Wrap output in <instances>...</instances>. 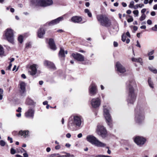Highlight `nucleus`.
Listing matches in <instances>:
<instances>
[{
	"mask_svg": "<svg viewBox=\"0 0 157 157\" xmlns=\"http://www.w3.org/2000/svg\"><path fill=\"white\" fill-rule=\"evenodd\" d=\"M59 57H64L65 56L64 50L61 48H60V49L59 53Z\"/></svg>",
	"mask_w": 157,
	"mask_h": 157,
	"instance_id": "nucleus-23",
	"label": "nucleus"
},
{
	"mask_svg": "<svg viewBox=\"0 0 157 157\" xmlns=\"http://www.w3.org/2000/svg\"><path fill=\"white\" fill-rule=\"evenodd\" d=\"M12 64L11 63H10L9 64V66H8V67H7V69L8 70H10L11 68L12 67Z\"/></svg>",
	"mask_w": 157,
	"mask_h": 157,
	"instance_id": "nucleus-43",
	"label": "nucleus"
},
{
	"mask_svg": "<svg viewBox=\"0 0 157 157\" xmlns=\"http://www.w3.org/2000/svg\"><path fill=\"white\" fill-rule=\"evenodd\" d=\"M31 46V44L30 43H27L26 44V48H29Z\"/></svg>",
	"mask_w": 157,
	"mask_h": 157,
	"instance_id": "nucleus-49",
	"label": "nucleus"
},
{
	"mask_svg": "<svg viewBox=\"0 0 157 157\" xmlns=\"http://www.w3.org/2000/svg\"><path fill=\"white\" fill-rule=\"evenodd\" d=\"M37 65L34 64L30 66V70L29 71V73L32 75H35L37 71Z\"/></svg>",
	"mask_w": 157,
	"mask_h": 157,
	"instance_id": "nucleus-15",
	"label": "nucleus"
},
{
	"mask_svg": "<svg viewBox=\"0 0 157 157\" xmlns=\"http://www.w3.org/2000/svg\"><path fill=\"white\" fill-rule=\"evenodd\" d=\"M20 151H21V153H23L24 152H26V151L25 149H24L23 148H21Z\"/></svg>",
	"mask_w": 157,
	"mask_h": 157,
	"instance_id": "nucleus-50",
	"label": "nucleus"
},
{
	"mask_svg": "<svg viewBox=\"0 0 157 157\" xmlns=\"http://www.w3.org/2000/svg\"><path fill=\"white\" fill-rule=\"evenodd\" d=\"M147 23L148 25H151L152 24L151 21L150 20H148L147 21Z\"/></svg>",
	"mask_w": 157,
	"mask_h": 157,
	"instance_id": "nucleus-48",
	"label": "nucleus"
},
{
	"mask_svg": "<svg viewBox=\"0 0 157 157\" xmlns=\"http://www.w3.org/2000/svg\"><path fill=\"white\" fill-rule=\"evenodd\" d=\"M51 62L48 60H45L44 62V65L46 67H48V68H49L50 66V63Z\"/></svg>",
	"mask_w": 157,
	"mask_h": 157,
	"instance_id": "nucleus-27",
	"label": "nucleus"
},
{
	"mask_svg": "<svg viewBox=\"0 0 157 157\" xmlns=\"http://www.w3.org/2000/svg\"><path fill=\"white\" fill-rule=\"evenodd\" d=\"M151 14L152 16H154L155 14V12L154 11H152L151 12Z\"/></svg>",
	"mask_w": 157,
	"mask_h": 157,
	"instance_id": "nucleus-61",
	"label": "nucleus"
},
{
	"mask_svg": "<svg viewBox=\"0 0 157 157\" xmlns=\"http://www.w3.org/2000/svg\"><path fill=\"white\" fill-rule=\"evenodd\" d=\"M82 123V120L81 118L78 116L71 117L69 119L68 124V127L70 126L76 125L78 127H80Z\"/></svg>",
	"mask_w": 157,
	"mask_h": 157,
	"instance_id": "nucleus-6",
	"label": "nucleus"
},
{
	"mask_svg": "<svg viewBox=\"0 0 157 157\" xmlns=\"http://www.w3.org/2000/svg\"><path fill=\"white\" fill-rule=\"evenodd\" d=\"M24 157H28V155L26 153V152H25L23 154Z\"/></svg>",
	"mask_w": 157,
	"mask_h": 157,
	"instance_id": "nucleus-56",
	"label": "nucleus"
},
{
	"mask_svg": "<svg viewBox=\"0 0 157 157\" xmlns=\"http://www.w3.org/2000/svg\"><path fill=\"white\" fill-rule=\"evenodd\" d=\"M16 152V151L13 148H12L10 150V153L11 154L13 155Z\"/></svg>",
	"mask_w": 157,
	"mask_h": 157,
	"instance_id": "nucleus-39",
	"label": "nucleus"
},
{
	"mask_svg": "<svg viewBox=\"0 0 157 157\" xmlns=\"http://www.w3.org/2000/svg\"><path fill=\"white\" fill-rule=\"evenodd\" d=\"M133 21V18L132 17H131V18L128 19L127 20V21L128 22H130Z\"/></svg>",
	"mask_w": 157,
	"mask_h": 157,
	"instance_id": "nucleus-44",
	"label": "nucleus"
},
{
	"mask_svg": "<svg viewBox=\"0 0 157 157\" xmlns=\"http://www.w3.org/2000/svg\"><path fill=\"white\" fill-rule=\"evenodd\" d=\"M116 67L117 68V70L121 73H123L126 71V69L119 62H117L116 64Z\"/></svg>",
	"mask_w": 157,
	"mask_h": 157,
	"instance_id": "nucleus-17",
	"label": "nucleus"
},
{
	"mask_svg": "<svg viewBox=\"0 0 157 157\" xmlns=\"http://www.w3.org/2000/svg\"><path fill=\"white\" fill-rule=\"evenodd\" d=\"M153 9L154 10L157 9V4H155L154 6Z\"/></svg>",
	"mask_w": 157,
	"mask_h": 157,
	"instance_id": "nucleus-64",
	"label": "nucleus"
},
{
	"mask_svg": "<svg viewBox=\"0 0 157 157\" xmlns=\"http://www.w3.org/2000/svg\"><path fill=\"white\" fill-rule=\"evenodd\" d=\"M51 62L48 60H45L44 62V65L46 67H48V68H49L50 66V63Z\"/></svg>",
	"mask_w": 157,
	"mask_h": 157,
	"instance_id": "nucleus-26",
	"label": "nucleus"
},
{
	"mask_svg": "<svg viewBox=\"0 0 157 157\" xmlns=\"http://www.w3.org/2000/svg\"><path fill=\"white\" fill-rule=\"evenodd\" d=\"M20 92L21 93H23L25 92V83L24 82H21L20 84Z\"/></svg>",
	"mask_w": 157,
	"mask_h": 157,
	"instance_id": "nucleus-21",
	"label": "nucleus"
},
{
	"mask_svg": "<svg viewBox=\"0 0 157 157\" xmlns=\"http://www.w3.org/2000/svg\"><path fill=\"white\" fill-rule=\"evenodd\" d=\"M134 83L133 81H128L126 83V88L128 92V97L127 99L128 104H133L136 99V95L132 86Z\"/></svg>",
	"mask_w": 157,
	"mask_h": 157,
	"instance_id": "nucleus-1",
	"label": "nucleus"
},
{
	"mask_svg": "<svg viewBox=\"0 0 157 157\" xmlns=\"http://www.w3.org/2000/svg\"><path fill=\"white\" fill-rule=\"evenodd\" d=\"M34 110L32 109H29L25 113V117L28 118H33Z\"/></svg>",
	"mask_w": 157,
	"mask_h": 157,
	"instance_id": "nucleus-16",
	"label": "nucleus"
},
{
	"mask_svg": "<svg viewBox=\"0 0 157 157\" xmlns=\"http://www.w3.org/2000/svg\"><path fill=\"white\" fill-rule=\"evenodd\" d=\"M21 77L23 78H26V76L24 74H22L21 75Z\"/></svg>",
	"mask_w": 157,
	"mask_h": 157,
	"instance_id": "nucleus-63",
	"label": "nucleus"
},
{
	"mask_svg": "<svg viewBox=\"0 0 157 157\" xmlns=\"http://www.w3.org/2000/svg\"><path fill=\"white\" fill-rule=\"evenodd\" d=\"M18 40L20 43H22L23 40L22 36H19L18 37Z\"/></svg>",
	"mask_w": 157,
	"mask_h": 157,
	"instance_id": "nucleus-36",
	"label": "nucleus"
},
{
	"mask_svg": "<svg viewBox=\"0 0 157 157\" xmlns=\"http://www.w3.org/2000/svg\"><path fill=\"white\" fill-rule=\"evenodd\" d=\"M78 137V138H81L82 136V134L81 133L79 134L77 136Z\"/></svg>",
	"mask_w": 157,
	"mask_h": 157,
	"instance_id": "nucleus-62",
	"label": "nucleus"
},
{
	"mask_svg": "<svg viewBox=\"0 0 157 157\" xmlns=\"http://www.w3.org/2000/svg\"><path fill=\"white\" fill-rule=\"evenodd\" d=\"M45 34V31L43 28H40L38 31V36L40 38H42Z\"/></svg>",
	"mask_w": 157,
	"mask_h": 157,
	"instance_id": "nucleus-20",
	"label": "nucleus"
},
{
	"mask_svg": "<svg viewBox=\"0 0 157 157\" xmlns=\"http://www.w3.org/2000/svg\"><path fill=\"white\" fill-rule=\"evenodd\" d=\"M136 46L139 48H140L141 47V46L138 41V40L137 41H136Z\"/></svg>",
	"mask_w": 157,
	"mask_h": 157,
	"instance_id": "nucleus-51",
	"label": "nucleus"
},
{
	"mask_svg": "<svg viewBox=\"0 0 157 157\" xmlns=\"http://www.w3.org/2000/svg\"><path fill=\"white\" fill-rule=\"evenodd\" d=\"M126 36L124 34L122 36L121 40L123 42H124L126 40Z\"/></svg>",
	"mask_w": 157,
	"mask_h": 157,
	"instance_id": "nucleus-40",
	"label": "nucleus"
},
{
	"mask_svg": "<svg viewBox=\"0 0 157 157\" xmlns=\"http://www.w3.org/2000/svg\"><path fill=\"white\" fill-rule=\"evenodd\" d=\"M72 56L74 58L78 61H83L84 60V57L80 54L76 53H73L72 54Z\"/></svg>",
	"mask_w": 157,
	"mask_h": 157,
	"instance_id": "nucleus-13",
	"label": "nucleus"
},
{
	"mask_svg": "<svg viewBox=\"0 0 157 157\" xmlns=\"http://www.w3.org/2000/svg\"><path fill=\"white\" fill-rule=\"evenodd\" d=\"M5 35L7 40L10 43H13L14 40L13 30L10 29H7L5 31Z\"/></svg>",
	"mask_w": 157,
	"mask_h": 157,
	"instance_id": "nucleus-8",
	"label": "nucleus"
},
{
	"mask_svg": "<svg viewBox=\"0 0 157 157\" xmlns=\"http://www.w3.org/2000/svg\"><path fill=\"white\" fill-rule=\"evenodd\" d=\"M146 11V9H145V8L141 10V13L142 14H144V13Z\"/></svg>",
	"mask_w": 157,
	"mask_h": 157,
	"instance_id": "nucleus-47",
	"label": "nucleus"
},
{
	"mask_svg": "<svg viewBox=\"0 0 157 157\" xmlns=\"http://www.w3.org/2000/svg\"><path fill=\"white\" fill-rule=\"evenodd\" d=\"M146 17V15L145 14H142L141 16L140 17L139 19L140 21H142L144 20Z\"/></svg>",
	"mask_w": 157,
	"mask_h": 157,
	"instance_id": "nucleus-32",
	"label": "nucleus"
},
{
	"mask_svg": "<svg viewBox=\"0 0 157 157\" xmlns=\"http://www.w3.org/2000/svg\"><path fill=\"white\" fill-rule=\"evenodd\" d=\"M62 153L66 154V157H75L74 155H71L69 153H67L64 151L62 152Z\"/></svg>",
	"mask_w": 157,
	"mask_h": 157,
	"instance_id": "nucleus-31",
	"label": "nucleus"
},
{
	"mask_svg": "<svg viewBox=\"0 0 157 157\" xmlns=\"http://www.w3.org/2000/svg\"><path fill=\"white\" fill-rule=\"evenodd\" d=\"M122 5L124 7H125L127 6V4L124 2H122Z\"/></svg>",
	"mask_w": 157,
	"mask_h": 157,
	"instance_id": "nucleus-60",
	"label": "nucleus"
},
{
	"mask_svg": "<svg viewBox=\"0 0 157 157\" xmlns=\"http://www.w3.org/2000/svg\"><path fill=\"white\" fill-rule=\"evenodd\" d=\"M4 53V49L0 45V55L3 54Z\"/></svg>",
	"mask_w": 157,
	"mask_h": 157,
	"instance_id": "nucleus-35",
	"label": "nucleus"
},
{
	"mask_svg": "<svg viewBox=\"0 0 157 157\" xmlns=\"http://www.w3.org/2000/svg\"><path fill=\"white\" fill-rule=\"evenodd\" d=\"M49 44L50 46V48L55 50L56 49V47L54 41L52 39H50L49 40Z\"/></svg>",
	"mask_w": 157,
	"mask_h": 157,
	"instance_id": "nucleus-19",
	"label": "nucleus"
},
{
	"mask_svg": "<svg viewBox=\"0 0 157 157\" xmlns=\"http://www.w3.org/2000/svg\"><path fill=\"white\" fill-rule=\"evenodd\" d=\"M139 7V4H136L135 6H134L133 8L134 9H137Z\"/></svg>",
	"mask_w": 157,
	"mask_h": 157,
	"instance_id": "nucleus-59",
	"label": "nucleus"
},
{
	"mask_svg": "<svg viewBox=\"0 0 157 157\" xmlns=\"http://www.w3.org/2000/svg\"><path fill=\"white\" fill-rule=\"evenodd\" d=\"M101 101L98 98H93L91 101L92 106L94 108L98 107L100 105Z\"/></svg>",
	"mask_w": 157,
	"mask_h": 157,
	"instance_id": "nucleus-10",
	"label": "nucleus"
},
{
	"mask_svg": "<svg viewBox=\"0 0 157 157\" xmlns=\"http://www.w3.org/2000/svg\"><path fill=\"white\" fill-rule=\"evenodd\" d=\"M55 149L56 150H58L60 148V146L59 145H58L55 147Z\"/></svg>",
	"mask_w": 157,
	"mask_h": 157,
	"instance_id": "nucleus-53",
	"label": "nucleus"
},
{
	"mask_svg": "<svg viewBox=\"0 0 157 157\" xmlns=\"http://www.w3.org/2000/svg\"><path fill=\"white\" fill-rule=\"evenodd\" d=\"M132 60L133 62L140 63L141 62L142 59L141 58H138V59L133 58H132Z\"/></svg>",
	"mask_w": 157,
	"mask_h": 157,
	"instance_id": "nucleus-25",
	"label": "nucleus"
},
{
	"mask_svg": "<svg viewBox=\"0 0 157 157\" xmlns=\"http://www.w3.org/2000/svg\"><path fill=\"white\" fill-rule=\"evenodd\" d=\"M6 144V142L3 140L0 141V145L2 146H4Z\"/></svg>",
	"mask_w": 157,
	"mask_h": 157,
	"instance_id": "nucleus-38",
	"label": "nucleus"
},
{
	"mask_svg": "<svg viewBox=\"0 0 157 157\" xmlns=\"http://www.w3.org/2000/svg\"><path fill=\"white\" fill-rule=\"evenodd\" d=\"M66 137L68 138H70L71 137V135L70 133H68L66 134Z\"/></svg>",
	"mask_w": 157,
	"mask_h": 157,
	"instance_id": "nucleus-58",
	"label": "nucleus"
},
{
	"mask_svg": "<svg viewBox=\"0 0 157 157\" xmlns=\"http://www.w3.org/2000/svg\"><path fill=\"white\" fill-rule=\"evenodd\" d=\"M149 59L150 60H151L154 59V56H149Z\"/></svg>",
	"mask_w": 157,
	"mask_h": 157,
	"instance_id": "nucleus-52",
	"label": "nucleus"
},
{
	"mask_svg": "<svg viewBox=\"0 0 157 157\" xmlns=\"http://www.w3.org/2000/svg\"><path fill=\"white\" fill-rule=\"evenodd\" d=\"M56 155H59L57 157H66V155H59V154H57Z\"/></svg>",
	"mask_w": 157,
	"mask_h": 157,
	"instance_id": "nucleus-55",
	"label": "nucleus"
},
{
	"mask_svg": "<svg viewBox=\"0 0 157 157\" xmlns=\"http://www.w3.org/2000/svg\"><path fill=\"white\" fill-rule=\"evenodd\" d=\"M148 82L151 88H153L154 87L153 84V82L151 80V79L150 78H149L148 79Z\"/></svg>",
	"mask_w": 157,
	"mask_h": 157,
	"instance_id": "nucleus-29",
	"label": "nucleus"
},
{
	"mask_svg": "<svg viewBox=\"0 0 157 157\" xmlns=\"http://www.w3.org/2000/svg\"><path fill=\"white\" fill-rule=\"evenodd\" d=\"M149 69L150 71L152 72L155 74L157 73V70L153 67H149Z\"/></svg>",
	"mask_w": 157,
	"mask_h": 157,
	"instance_id": "nucleus-30",
	"label": "nucleus"
},
{
	"mask_svg": "<svg viewBox=\"0 0 157 157\" xmlns=\"http://www.w3.org/2000/svg\"><path fill=\"white\" fill-rule=\"evenodd\" d=\"M151 29L154 31H156L157 30V25H155L154 27H153L151 28Z\"/></svg>",
	"mask_w": 157,
	"mask_h": 157,
	"instance_id": "nucleus-41",
	"label": "nucleus"
},
{
	"mask_svg": "<svg viewBox=\"0 0 157 157\" xmlns=\"http://www.w3.org/2000/svg\"><path fill=\"white\" fill-rule=\"evenodd\" d=\"M8 140H10V143H12L13 142L12 138H11L9 136H8Z\"/></svg>",
	"mask_w": 157,
	"mask_h": 157,
	"instance_id": "nucleus-46",
	"label": "nucleus"
},
{
	"mask_svg": "<svg viewBox=\"0 0 157 157\" xmlns=\"http://www.w3.org/2000/svg\"><path fill=\"white\" fill-rule=\"evenodd\" d=\"M104 116L106 120V122L108 125H109L112 119L111 116L109 113V110L106 108H104Z\"/></svg>",
	"mask_w": 157,
	"mask_h": 157,
	"instance_id": "nucleus-9",
	"label": "nucleus"
},
{
	"mask_svg": "<svg viewBox=\"0 0 157 157\" xmlns=\"http://www.w3.org/2000/svg\"><path fill=\"white\" fill-rule=\"evenodd\" d=\"M31 4L35 6L46 7L53 4L52 0H31Z\"/></svg>",
	"mask_w": 157,
	"mask_h": 157,
	"instance_id": "nucleus-2",
	"label": "nucleus"
},
{
	"mask_svg": "<svg viewBox=\"0 0 157 157\" xmlns=\"http://www.w3.org/2000/svg\"><path fill=\"white\" fill-rule=\"evenodd\" d=\"M135 120L136 121L139 123L143 122L145 118L144 112L143 108L137 107L135 109Z\"/></svg>",
	"mask_w": 157,
	"mask_h": 157,
	"instance_id": "nucleus-5",
	"label": "nucleus"
},
{
	"mask_svg": "<svg viewBox=\"0 0 157 157\" xmlns=\"http://www.w3.org/2000/svg\"><path fill=\"white\" fill-rule=\"evenodd\" d=\"M96 133L101 136L103 138L107 136V132L106 128L103 126L98 125L96 130Z\"/></svg>",
	"mask_w": 157,
	"mask_h": 157,
	"instance_id": "nucleus-7",
	"label": "nucleus"
},
{
	"mask_svg": "<svg viewBox=\"0 0 157 157\" xmlns=\"http://www.w3.org/2000/svg\"><path fill=\"white\" fill-rule=\"evenodd\" d=\"M64 16V15H63L52 20L48 23V25H52L59 23L60 21L63 20V17Z\"/></svg>",
	"mask_w": 157,
	"mask_h": 157,
	"instance_id": "nucleus-14",
	"label": "nucleus"
},
{
	"mask_svg": "<svg viewBox=\"0 0 157 157\" xmlns=\"http://www.w3.org/2000/svg\"><path fill=\"white\" fill-rule=\"evenodd\" d=\"M133 29L134 30L136 31L138 29V27L135 26H133Z\"/></svg>",
	"mask_w": 157,
	"mask_h": 157,
	"instance_id": "nucleus-57",
	"label": "nucleus"
},
{
	"mask_svg": "<svg viewBox=\"0 0 157 157\" xmlns=\"http://www.w3.org/2000/svg\"><path fill=\"white\" fill-rule=\"evenodd\" d=\"M134 2L133 1H132L130 3V4L129 5V7L130 8H133L134 6Z\"/></svg>",
	"mask_w": 157,
	"mask_h": 157,
	"instance_id": "nucleus-34",
	"label": "nucleus"
},
{
	"mask_svg": "<svg viewBox=\"0 0 157 157\" xmlns=\"http://www.w3.org/2000/svg\"><path fill=\"white\" fill-rule=\"evenodd\" d=\"M84 12L85 13H87V14L88 16L89 17H92V14L88 9H85L84 10Z\"/></svg>",
	"mask_w": 157,
	"mask_h": 157,
	"instance_id": "nucleus-28",
	"label": "nucleus"
},
{
	"mask_svg": "<svg viewBox=\"0 0 157 157\" xmlns=\"http://www.w3.org/2000/svg\"><path fill=\"white\" fill-rule=\"evenodd\" d=\"M27 103L29 105H35V103L33 100L30 98H28L26 100Z\"/></svg>",
	"mask_w": 157,
	"mask_h": 157,
	"instance_id": "nucleus-24",
	"label": "nucleus"
},
{
	"mask_svg": "<svg viewBox=\"0 0 157 157\" xmlns=\"http://www.w3.org/2000/svg\"><path fill=\"white\" fill-rule=\"evenodd\" d=\"M97 90L96 86L94 84H91L89 88V92L91 96L94 95L96 94Z\"/></svg>",
	"mask_w": 157,
	"mask_h": 157,
	"instance_id": "nucleus-12",
	"label": "nucleus"
},
{
	"mask_svg": "<svg viewBox=\"0 0 157 157\" xmlns=\"http://www.w3.org/2000/svg\"><path fill=\"white\" fill-rule=\"evenodd\" d=\"M29 131L28 130L24 131L20 130L19 131L18 134L19 135L25 138L29 136Z\"/></svg>",
	"mask_w": 157,
	"mask_h": 157,
	"instance_id": "nucleus-18",
	"label": "nucleus"
},
{
	"mask_svg": "<svg viewBox=\"0 0 157 157\" xmlns=\"http://www.w3.org/2000/svg\"><path fill=\"white\" fill-rule=\"evenodd\" d=\"M86 139L89 142L98 147H104L106 146L105 144L101 142L92 135L87 136Z\"/></svg>",
	"mask_w": 157,
	"mask_h": 157,
	"instance_id": "nucleus-3",
	"label": "nucleus"
},
{
	"mask_svg": "<svg viewBox=\"0 0 157 157\" xmlns=\"http://www.w3.org/2000/svg\"><path fill=\"white\" fill-rule=\"evenodd\" d=\"M154 50H152L151 52H149L147 54L148 56H151V55H152L154 53Z\"/></svg>",
	"mask_w": 157,
	"mask_h": 157,
	"instance_id": "nucleus-42",
	"label": "nucleus"
},
{
	"mask_svg": "<svg viewBox=\"0 0 157 157\" xmlns=\"http://www.w3.org/2000/svg\"><path fill=\"white\" fill-rule=\"evenodd\" d=\"M21 107H19L16 110L17 112L20 113L21 112Z\"/></svg>",
	"mask_w": 157,
	"mask_h": 157,
	"instance_id": "nucleus-54",
	"label": "nucleus"
},
{
	"mask_svg": "<svg viewBox=\"0 0 157 157\" xmlns=\"http://www.w3.org/2000/svg\"><path fill=\"white\" fill-rule=\"evenodd\" d=\"M97 19L101 25L103 26L108 27L111 25L110 20L105 15L101 14L97 15Z\"/></svg>",
	"mask_w": 157,
	"mask_h": 157,
	"instance_id": "nucleus-4",
	"label": "nucleus"
},
{
	"mask_svg": "<svg viewBox=\"0 0 157 157\" xmlns=\"http://www.w3.org/2000/svg\"><path fill=\"white\" fill-rule=\"evenodd\" d=\"M71 20L74 23H79L82 21V18L80 17L76 16L72 17Z\"/></svg>",
	"mask_w": 157,
	"mask_h": 157,
	"instance_id": "nucleus-22",
	"label": "nucleus"
},
{
	"mask_svg": "<svg viewBox=\"0 0 157 157\" xmlns=\"http://www.w3.org/2000/svg\"><path fill=\"white\" fill-rule=\"evenodd\" d=\"M49 68L55 70L56 69V67L53 63L51 62L50 63V66Z\"/></svg>",
	"mask_w": 157,
	"mask_h": 157,
	"instance_id": "nucleus-33",
	"label": "nucleus"
},
{
	"mask_svg": "<svg viewBox=\"0 0 157 157\" xmlns=\"http://www.w3.org/2000/svg\"><path fill=\"white\" fill-rule=\"evenodd\" d=\"M113 45L114 47H117L118 46V43L116 41H114L113 42Z\"/></svg>",
	"mask_w": 157,
	"mask_h": 157,
	"instance_id": "nucleus-45",
	"label": "nucleus"
},
{
	"mask_svg": "<svg viewBox=\"0 0 157 157\" xmlns=\"http://www.w3.org/2000/svg\"><path fill=\"white\" fill-rule=\"evenodd\" d=\"M134 140L135 143L138 145H142L144 144L146 140L143 137L137 136L135 138Z\"/></svg>",
	"mask_w": 157,
	"mask_h": 157,
	"instance_id": "nucleus-11",
	"label": "nucleus"
},
{
	"mask_svg": "<svg viewBox=\"0 0 157 157\" xmlns=\"http://www.w3.org/2000/svg\"><path fill=\"white\" fill-rule=\"evenodd\" d=\"M133 14L135 15V17H138L139 14V11L138 10H135L133 11Z\"/></svg>",
	"mask_w": 157,
	"mask_h": 157,
	"instance_id": "nucleus-37",
	"label": "nucleus"
}]
</instances>
